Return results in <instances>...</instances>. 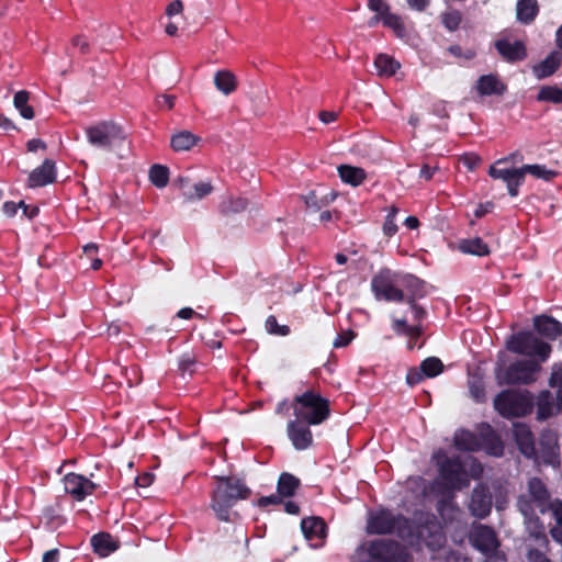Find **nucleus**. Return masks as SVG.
Returning <instances> with one entry per match:
<instances>
[{
  "mask_svg": "<svg viewBox=\"0 0 562 562\" xmlns=\"http://www.w3.org/2000/svg\"><path fill=\"white\" fill-rule=\"evenodd\" d=\"M562 63V54L552 52L544 60L535 65L532 71L538 79H544L553 75Z\"/></svg>",
  "mask_w": 562,
  "mask_h": 562,
  "instance_id": "nucleus-24",
  "label": "nucleus"
},
{
  "mask_svg": "<svg viewBox=\"0 0 562 562\" xmlns=\"http://www.w3.org/2000/svg\"><path fill=\"white\" fill-rule=\"evenodd\" d=\"M454 445L462 450H474L476 442L474 436L469 431H462L456 435Z\"/></svg>",
  "mask_w": 562,
  "mask_h": 562,
  "instance_id": "nucleus-47",
  "label": "nucleus"
},
{
  "mask_svg": "<svg viewBox=\"0 0 562 562\" xmlns=\"http://www.w3.org/2000/svg\"><path fill=\"white\" fill-rule=\"evenodd\" d=\"M308 424L299 420L297 418L290 420L286 426L288 436L297 450H305L311 447L313 442V435Z\"/></svg>",
  "mask_w": 562,
  "mask_h": 562,
  "instance_id": "nucleus-15",
  "label": "nucleus"
},
{
  "mask_svg": "<svg viewBox=\"0 0 562 562\" xmlns=\"http://www.w3.org/2000/svg\"><path fill=\"white\" fill-rule=\"evenodd\" d=\"M266 329L269 334L286 336L290 333V328L286 325H279L277 318L270 315L266 321Z\"/></svg>",
  "mask_w": 562,
  "mask_h": 562,
  "instance_id": "nucleus-49",
  "label": "nucleus"
},
{
  "mask_svg": "<svg viewBox=\"0 0 562 562\" xmlns=\"http://www.w3.org/2000/svg\"><path fill=\"white\" fill-rule=\"evenodd\" d=\"M448 52L456 57H463L465 59H472L475 56V52L472 49H468L465 53L462 52V48L459 45H451L448 48Z\"/></svg>",
  "mask_w": 562,
  "mask_h": 562,
  "instance_id": "nucleus-58",
  "label": "nucleus"
},
{
  "mask_svg": "<svg viewBox=\"0 0 562 562\" xmlns=\"http://www.w3.org/2000/svg\"><path fill=\"white\" fill-rule=\"evenodd\" d=\"M214 85L218 91L228 95L236 90L237 78L231 70H218L214 75Z\"/></svg>",
  "mask_w": 562,
  "mask_h": 562,
  "instance_id": "nucleus-30",
  "label": "nucleus"
},
{
  "mask_svg": "<svg viewBox=\"0 0 562 562\" xmlns=\"http://www.w3.org/2000/svg\"><path fill=\"white\" fill-rule=\"evenodd\" d=\"M356 337V334L352 330L341 331L337 338L334 340L333 345L335 348H341L349 345L352 339Z\"/></svg>",
  "mask_w": 562,
  "mask_h": 562,
  "instance_id": "nucleus-53",
  "label": "nucleus"
},
{
  "mask_svg": "<svg viewBox=\"0 0 562 562\" xmlns=\"http://www.w3.org/2000/svg\"><path fill=\"white\" fill-rule=\"evenodd\" d=\"M494 407L504 417H519L530 412L531 404L525 394L506 390L495 397Z\"/></svg>",
  "mask_w": 562,
  "mask_h": 562,
  "instance_id": "nucleus-10",
  "label": "nucleus"
},
{
  "mask_svg": "<svg viewBox=\"0 0 562 562\" xmlns=\"http://www.w3.org/2000/svg\"><path fill=\"white\" fill-rule=\"evenodd\" d=\"M368 8L381 16V22L386 15L392 13L386 0H368Z\"/></svg>",
  "mask_w": 562,
  "mask_h": 562,
  "instance_id": "nucleus-48",
  "label": "nucleus"
},
{
  "mask_svg": "<svg viewBox=\"0 0 562 562\" xmlns=\"http://www.w3.org/2000/svg\"><path fill=\"white\" fill-rule=\"evenodd\" d=\"M74 47L78 48L81 54H88L90 50L89 42L86 37L77 35L71 40Z\"/></svg>",
  "mask_w": 562,
  "mask_h": 562,
  "instance_id": "nucleus-57",
  "label": "nucleus"
},
{
  "mask_svg": "<svg viewBox=\"0 0 562 562\" xmlns=\"http://www.w3.org/2000/svg\"><path fill=\"white\" fill-rule=\"evenodd\" d=\"M480 97H502L507 91V85L495 74L480 76L474 86Z\"/></svg>",
  "mask_w": 562,
  "mask_h": 562,
  "instance_id": "nucleus-17",
  "label": "nucleus"
},
{
  "mask_svg": "<svg viewBox=\"0 0 562 562\" xmlns=\"http://www.w3.org/2000/svg\"><path fill=\"white\" fill-rule=\"evenodd\" d=\"M440 18L443 26L450 32L457 31L462 21L461 12L456 9L441 13Z\"/></svg>",
  "mask_w": 562,
  "mask_h": 562,
  "instance_id": "nucleus-42",
  "label": "nucleus"
},
{
  "mask_svg": "<svg viewBox=\"0 0 562 562\" xmlns=\"http://www.w3.org/2000/svg\"><path fill=\"white\" fill-rule=\"evenodd\" d=\"M89 144L103 150H112L126 135L122 126L113 121H101L86 128Z\"/></svg>",
  "mask_w": 562,
  "mask_h": 562,
  "instance_id": "nucleus-6",
  "label": "nucleus"
},
{
  "mask_svg": "<svg viewBox=\"0 0 562 562\" xmlns=\"http://www.w3.org/2000/svg\"><path fill=\"white\" fill-rule=\"evenodd\" d=\"M91 544L100 557H108L119 548V541L106 532L94 535L91 538Z\"/></svg>",
  "mask_w": 562,
  "mask_h": 562,
  "instance_id": "nucleus-25",
  "label": "nucleus"
},
{
  "mask_svg": "<svg viewBox=\"0 0 562 562\" xmlns=\"http://www.w3.org/2000/svg\"><path fill=\"white\" fill-rule=\"evenodd\" d=\"M182 11H183V3L181 0H173L166 8V14L168 16L180 14V13H182Z\"/></svg>",
  "mask_w": 562,
  "mask_h": 562,
  "instance_id": "nucleus-59",
  "label": "nucleus"
},
{
  "mask_svg": "<svg viewBox=\"0 0 562 562\" xmlns=\"http://www.w3.org/2000/svg\"><path fill=\"white\" fill-rule=\"evenodd\" d=\"M367 532L370 535L395 533L404 540L414 536L413 526L406 517L403 515H395L386 509L369 514L367 520Z\"/></svg>",
  "mask_w": 562,
  "mask_h": 562,
  "instance_id": "nucleus-3",
  "label": "nucleus"
},
{
  "mask_svg": "<svg viewBox=\"0 0 562 562\" xmlns=\"http://www.w3.org/2000/svg\"><path fill=\"white\" fill-rule=\"evenodd\" d=\"M337 170L341 181L352 187L360 186L367 179V172L361 167L340 165Z\"/></svg>",
  "mask_w": 562,
  "mask_h": 562,
  "instance_id": "nucleus-26",
  "label": "nucleus"
},
{
  "mask_svg": "<svg viewBox=\"0 0 562 562\" xmlns=\"http://www.w3.org/2000/svg\"><path fill=\"white\" fill-rule=\"evenodd\" d=\"M506 347L509 351L530 357V360L544 362L551 352L549 344L542 341L536 335L529 331H520L512 335L506 340Z\"/></svg>",
  "mask_w": 562,
  "mask_h": 562,
  "instance_id": "nucleus-5",
  "label": "nucleus"
},
{
  "mask_svg": "<svg viewBox=\"0 0 562 562\" xmlns=\"http://www.w3.org/2000/svg\"><path fill=\"white\" fill-rule=\"evenodd\" d=\"M393 328L398 335H405L406 331H411L409 326L407 325L406 319H395L393 322Z\"/></svg>",
  "mask_w": 562,
  "mask_h": 562,
  "instance_id": "nucleus-63",
  "label": "nucleus"
},
{
  "mask_svg": "<svg viewBox=\"0 0 562 562\" xmlns=\"http://www.w3.org/2000/svg\"><path fill=\"white\" fill-rule=\"evenodd\" d=\"M458 249L463 254L475 256H486L490 254L488 246L480 237L460 240Z\"/></svg>",
  "mask_w": 562,
  "mask_h": 562,
  "instance_id": "nucleus-33",
  "label": "nucleus"
},
{
  "mask_svg": "<svg viewBox=\"0 0 562 562\" xmlns=\"http://www.w3.org/2000/svg\"><path fill=\"white\" fill-rule=\"evenodd\" d=\"M200 140L201 138L190 131H180L171 136L170 146L175 151H187Z\"/></svg>",
  "mask_w": 562,
  "mask_h": 562,
  "instance_id": "nucleus-28",
  "label": "nucleus"
},
{
  "mask_svg": "<svg viewBox=\"0 0 562 562\" xmlns=\"http://www.w3.org/2000/svg\"><path fill=\"white\" fill-rule=\"evenodd\" d=\"M524 518L529 535V539H533L536 546H540L543 549H549V540L546 535V528L543 524L540 521L538 515L533 514L531 517Z\"/></svg>",
  "mask_w": 562,
  "mask_h": 562,
  "instance_id": "nucleus-23",
  "label": "nucleus"
},
{
  "mask_svg": "<svg viewBox=\"0 0 562 562\" xmlns=\"http://www.w3.org/2000/svg\"><path fill=\"white\" fill-rule=\"evenodd\" d=\"M532 458L539 463L559 464V446L553 432L547 431L541 435Z\"/></svg>",
  "mask_w": 562,
  "mask_h": 562,
  "instance_id": "nucleus-13",
  "label": "nucleus"
},
{
  "mask_svg": "<svg viewBox=\"0 0 562 562\" xmlns=\"http://www.w3.org/2000/svg\"><path fill=\"white\" fill-rule=\"evenodd\" d=\"M29 100L30 93L25 90H21L14 94L13 104L22 117L32 120L34 117V110L27 104Z\"/></svg>",
  "mask_w": 562,
  "mask_h": 562,
  "instance_id": "nucleus-35",
  "label": "nucleus"
},
{
  "mask_svg": "<svg viewBox=\"0 0 562 562\" xmlns=\"http://www.w3.org/2000/svg\"><path fill=\"white\" fill-rule=\"evenodd\" d=\"M304 202L308 209H312L314 211L319 210L322 206H324L327 203V200L325 199H318L316 193L314 191L310 192L308 194L303 196Z\"/></svg>",
  "mask_w": 562,
  "mask_h": 562,
  "instance_id": "nucleus-51",
  "label": "nucleus"
},
{
  "mask_svg": "<svg viewBox=\"0 0 562 562\" xmlns=\"http://www.w3.org/2000/svg\"><path fill=\"white\" fill-rule=\"evenodd\" d=\"M149 179L157 188H165L169 180V170L162 165H154L149 170Z\"/></svg>",
  "mask_w": 562,
  "mask_h": 562,
  "instance_id": "nucleus-41",
  "label": "nucleus"
},
{
  "mask_svg": "<svg viewBox=\"0 0 562 562\" xmlns=\"http://www.w3.org/2000/svg\"><path fill=\"white\" fill-rule=\"evenodd\" d=\"M65 491L77 501H82L87 495L92 494L97 485L83 475L69 473L64 477Z\"/></svg>",
  "mask_w": 562,
  "mask_h": 562,
  "instance_id": "nucleus-16",
  "label": "nucleus"
},
{
  "mask_svg": "<svg viewBox=\"0 0 562 562\" xmlns=\"http://www.w3.org/2000/svg\"><path fill=\"white\" fill-rule=\"evenodd\" d=\"M368 552L379 562H412L407 549L392 540H374L370 543Z\"/></svg>",
  "mask_w": 562,
  "mask_h": 562,
  "instance_id": "nucleus-11",
  "label": "nucleus"
},
{
  "mask_svg": "<svg viewBox=\"0 0 562 562\" xmlns=\"http://www.w3.org/2000/svg\"><path fill=\"white\" fill-rule=\"evenodd\" d=\"M19 207H23V212H24V214H26V212H27V206L24 204V202H23V201H21V202H19V203H15V202H12V201H10V202H5V203L3 204V207H2V209H3V212H4L8 216L12 217V216H14V215L16 214V211H18V209H19Z\"/></svg>",
  "mask_w": 562,
  "mask_h": 562,
  "instance_id": "nucleus-55",
  "label": "nucleus"
},
{
  "mask_svg": "<svg viewBox=\"0 0 562 562\" xmlns=\"http://www.w3.org/2000/svg\"><path fill=\"white\" fill-rule=\"evenodd\" d=\"M290 407L295 418L308 425H319L330 414L329 401L314 389H307L295 395Z\"/></svg>",
  "mask_w": 562,
  "mask_h": 562,
  "instance_id": "nucleus-2",
  "label": "nucleus"
},
{
  "mask_svg": "<svg viewBox=\"0 0 562 562\" xmlns=\"http://www.w3.org/2000/svg\"><path fill=\"white\" fill-rule=\"evenodd\" d=\"M250 494V488L241 480L233 476H216L211 508L220 520L233 521L238 514L232 508L238 501L247 499Z\"/></svg>",
  "mask_w": 562,
  "mask_h": 562,
  "instance_id": "nucleus-1",
  "label": "nucleus"
},
{
  "mask_svg": "<svg viewBox=\"0 0 562 562\" xmlns=\"http://www.w3.org/2000/svg\"><path fill=\"white\" fill-rule=\"evenodd\" d=\"M469 540L473 547L483 553L492 552L499 546L495 531L485 525L474 526Z\"/></svg>",
  "mask_w": 562,
  "mask_h": 562,
  "instance_id": "nucleus-14",
  "label": "nucleus"
},
{
  "mask_svg": "<svg viewBox=\"0 0 562 562\" xmlns=\"http://www.w3.org/2000/svg\"><path fill=\"white\" fill-rule=\"evenodd\" d=\"M495 47L501 56L509 63L522 60L527 56L526 46L521 41L498 40Z\"/></svg>",
  "mask_w": 562,
  "mask_h": 562,
  "instance_id": "nucleus-20",
  "label": "nucleus"
},
{
  "mask_svg": "<svg viewBox=\"0 0 562 562\" xmlns=\"http://www.w3.org/2000/svg\"><path fill=\"white\" fill-rule=\"evenodd\" d=\"M522 173L524 177L526 175H531L537 179H543L547 181L552 180L557 176V172L554 170H550L546 168V166L543 165H524Z\"/></svg>",
  "mask_w": 562,
  "mask_h": 562,
  "instance_id": "nucleus-40",
  "label": "nucleus"
},
{
  "mask_svg": "<svg viewBox=\"0 0 562 562\" xmlns=\"http://www.w3.org/2000/svg\"><path fill=\"white\" fill-rule=\"evenodd\" d=\"M420 369L427 378H434L442 372L443 364L440 359L430 357L420 363Z\"/></svg>",
  "mask_w": 562,
  "mask_h": 562,
  "instance_id": "nucleus-43",
  "label": "nucleus"
},
{
  "mask_svg": "<svg viewBox=\"0 0 562 562\" xmlns=\"http://www.w3.org/2000/svg\"><path fill=\"white\" fill-rule=\"evenodd\" d=\"M213 191L211 182H198L191 184L189 190L184 191V199L189 202L201 200Z\"/></svg>",
  "mask_w": 562,
  "mask_h": 562,
  "instance_id": "nucleus-36",
  "label": "nucleus"
},
{
  "mask_svg": "<svg viewBox=\"0 0 562 562\" xmlns=\"http://www.w3.org/2000/svg\"><path fill=\"white\" fill-rule=\"evenodd\" d=\"M541 363L537 360H518L506 369H497L495 376L499 385L530 384L537 380Z\"/></svg>",
  "mask_w": 562,
  "mask_h": 562,
  "instance_id": "nucleus-7",
  "label": "nucleus"
},
{
  "mask_svg": "<svg viewBox=\"0 0 562 562\" xmlns=\"http://www.w3.org/2000/svg\"><path fill=\"white\" fill-rule=\"evenodd\" d=\"M539 102H551L562 104V88L558 86H542L538 92Z\"/></svg>",
  "mask_w": 562,
  "mask_h": 562,
  "instance_id": "nucleus-37",
  "label": "nucleus"
},
{
  "mask_svg": "<svg viewBox=\"0 0 562 562\" xmlns=\"http://www.w3.org/2000/svg\"><path fill=\"white\" fill-rule=\"evenodd\" d=\"M194 364H195L194 356H192L190 353H186L181 357V359L179 361V370L182 373H186V372L192 373Z\"/></svg>",
  "mask_w": 562,
  "mask_h": 562,
  "instance_id": "nucleus-54",
  "label": "nucleus"
},
{
  "mask_svg": "<svg viewBox=\"0 0 562 562\" xmlns=\"http://www.w3.org/2000/svg\"><path fill=\"white\" fill-rule=\"evenodd\" d=\"M464 166H467L470 170L475 169L479 164L481 162V159L476 155H464L461 158Z\"/></svg>",
  "mask_w": 562,
  "mask_h": 562,
  "instance_id": "nucleus-61",
  "label": "nucleus"
},
{
  "mask_svg": "<svg viewBox=\"0 0 562 562\" xmlns=\"http://www.w3.org/2000/svg\"><path fill=\"white\" fill-rule=\"evenodd\" d=\"M550 385L552 387H557L558 392V401L560 405H562V367L554 368L550 378Z\"/></svg>",
  "mask_w": 562,
  "mask_h": 562,
  "instance_id": "nucleus-50",
  "label": "nucleus"
},
{
  "mask_svg": "<svg viewBox=\"0 0 562 562\" xmlns=\"http://www.w3.org/2000/svg\"><path fill=\"white\" fill-rule=\"evenodd\" d=\"M374 66L380 77H392L400 69L401 64L387 54H379Z\"/></svg>",
  "mask_w": 562,
  "mask_h": 562,
  "instance_id": "nucleus-32",
  "label": "nucleus"
},
{
  "mask_svg": "<svg viewBox=\"0 0 562 562\" xmlns=\"http://www.w3.org/2000/svg\"><path fill=\"white\" fill-rule=\"evenodd\" d=\"M554 501L546 484L538 477H530L524 492L518 496L517 507L524 517L544 514L552 508Z\"/></svg>",
  "mask_w": 562,
  "mask_h": 562,
  "instance_id": "nucleus-4",
  "label": "nucleus"
},
{
  "mask_svg": "<svg viewBox=\"0 0 562 562\" xmlns=\"http://www.w3.org/2000/svg\"><path fill=\"white\" fill-rule=\"evenodd\" d=\"M154 481V475L151 473H144L136 477L135 483L140 487L149 486Z\"/></svg>",
  "mask_w": 562,
  "mask_h": 562,
  "instance_id": "nucleus-64",
  "label": "nucleus"
},
{
  "mask_svg": "<svg viewBox=\"0 0 562 562\" xmlns=\"http://www.w3.org/2000/svg\"><path fill=\"white\" fill-rule=\"evenodd\" d=\"M484 554L486 557L485 562H507L506 555L497 549Z\"/></svg>",
  "mask_w": 562,
  "mask_h": 562,
  "instance_id": "nucleus-62",
  "label": "nucleus"
},
{
  "mask_svg": "<svg viewBox=\"0 0 562 562\" xmlns=\"http://www.w3.org/2000/svg\"><path fill=\"white\" fill-rule=\"evenodd\" d=\"M435 458L439 465L440 479L449 490H462L469 485V477L459 458H447L441 452L436 453Z\"/></svg>",
  "mask_w": 562,
  "mask_h": 562,
  "instance_id": "nucleus-9",
  "label": "nucleus"
},
{
  "mask_svg": "<svg viewBox=\"0 0 562 562\" xmlns=\"http://www.w3.org/2000/svg\"><path fill=\"white\" fill-rule=\"evenodd\" d=\"M469 389H470V394L471 396L477 401V402H481L484 400V387L481 383L480 380H471L469 382Z\"/></svg>",
  "mask_w": 562,
  "mask_h": 562,
  "instance_id": "nucleus-52",
  "label": "nucleus"
},
{
  "mask_svg": "<svg viewBox=\"0 0 562 562\" xmlns=\"http://www.w3.org/2000/svg\"><path fill=\"white\" fill-rule=\"evenodd\" d=\"M552 516L555 519V526L550 530L551 536L554 540L562 544V502L554 499L552 504Z\"/></svg>",
  "mask_w": 562,
  "mask_h": 562,
  "instance_id": "nucleus-39",
  "label": "nucleus"
},
{
  "mask_svg": "<svg viewBox=\"0 0 562 562\" xmlns=\"http://www.w3.org/2000/svg\"><path fill=\"white\" fill-rule=\"evenodd\" d=\"M539 13L537 0H518L516 4V18L522 24H530Z\"/></svg>",
  "mask_w": 562,
  "mask_h": 562,
  "instance_id": "nucleus-27",
  "label": "nucleus"
},
{
  "mask_svg": "<svg viewBox=\"0 0 562 562\" xmlns=\"http://www.w3.org/2000/svg\"><path fill=\"white\" fill-rule=\"evenodd\" d=\"M247 204L244 198H227L221 202L220 212L224 215L236 214L246 210Z\"/></svg>",
  "mask_w": 562,
  "mask_h": 562,
  "instance_id": "nucleus-38",
  "label": "nucleus"
},
{
  "mask_svg": "<svg viewBox=\"0 0 562 562\" xmlns=\"http://www.w3.org/2000/svg\"><path fill=\"white\" fill-rule=\"evenodd\" d=\"M535 328L549 338H555L562 334V325L552 317L537 316L533 321Z\"/></svg>",
  "mask_w": 562,
  "mask_h": 562,
  "instance_id": "nucleus-29",
  "label": "nucleus"
},
{
  "mask_svg": "<svg viewBox=\"0 0 562 562\" xmlns=\"http://www.w3.org/2000/svg\"><path fill=\"white\" fill-rule=\"evenodd\" d=\"M402 288L406 289L408 292V304H413L417 297L425 295L424 282L412 274H402Z\"/></svg>",
  "mask_w": 562,
  "mask_h": 562,
  "instance_id": "nucleus-31",
  "label": "nucleus"
},
{
  "mask_svg": "<svg viewBox=\"0 0 562 562\" xmlns=\"http://www.w3.org/2000/svg\"><path fill=\"white\" fill-rule=\"evenodd\" d=\"M371 286L379 300L402 302L405 299L402 290V274L390 269H382L374 276Z\"/></svg>",
  "mask_w": 562,
  "mask_h": 562,
  "instance_id": "nucleus-8",
  "label": "nucleus"
},
{
  "mask_svg": "<svg viewBox=\"0 0 562 562\" xmlns=\"http://www.w3.org/2000/svg\"><path fill=\"white\" fill-rule=\"evenodd\" d=\"M300 485V480L290 473H282L278 481V494L282 497L294 495Z\"/></svg>",
  "mask_w": 562,
  "mask_h": 562,
  "instance_id": "nucleus-34",
  "label": "nucleus"
},
{
  "mask_svg": "<svg viewBox=\"0 0 562 562\" xmlns=\"http://www.w3.org/2000/svg\"><path fill=\"white\" fill-rule=\"evenodd\" d=\"M514 436L521 453L527 458H532L536 453V446L530 429L524 424H516Z\"/></svg>",
  "mask_w": 562,
  "mask_h": 562,
  "instance_id": "nucleus-22",
  "label": "nucleus"
},
{
  "mask_svg": "<svg viewBox=\"0 0 562 562\" xmlns=\"http://www.w3.org/2000/svg\"><path fill=\"white\" fill-rule=\"evenodd\" d=\"M56 170L55 164L50 159L44 160L42 166L34 169L29 177V187L36 188L49 184L55 181Z\"/></svg>",
  "mask_w": 562,
  "mask_h": 562,
  "instance_id": "nucleus-21",
  "label": "nucleus"
},
{
  "mask_svg": "<svg viewBox=\"0 0 562 562\" xmlns=\"http://www.w3.org/2000/svg\"><path fill=\"white\" fill-rule=\"evenodd\" d=\"M382 23L384 26L393 30L396 36L404 37L406 35V29L400 15L391 13L384 18Z\"/></svg>",
  "mask_w": 562,
  "mask_h": 562,
  "instance_id": "nucleus-44",
  "label": "nucleus"
},
{
  "mask_svg": "<svg viewBox=\"0 0 562 562\" xmlns=\"http://www.w3.org/2000/svg\"><path fill=\"white\" fill-rule=\"evenodd\" d=\"M398 213V209L395 205H392L387 210V215L385 216V221L383 223V233L387 237H392L396 234L398 227L395 224V217Z\"/></svg>",
  "mask_w": 562,
  "mask_h": 562,
  "instance_id": "nucleus-45",
  "label": "nucleus"
},
{
  "mask_svg": "<svg viewBox=\"0 0 562 562\" xmlns=\"http://www.w3.org/2000/svg\"><path fill=\"white\" fill-rule=\"evenodd\" d=\"M527 552L526 558L528 562H551L547 557L549 549H543L540 546L526 544Z\"/></svg>",
  "mask_w": 562,
  "mask_h": 562,
  "instance_id": "nucleus-46",
  "label": "nucleus"
},
{
  "mask_svg": "<svg viewBox=\"0 0 562 562\" xmlns=\"http://www.w3.org/2000/svg\"><path fill=\"white\" fill-rule=\"evenodd\" d=\"M301 528L305 538L312 542V547L318 548L322 546L326 537V525L321 518H305L301 522Z\"/></svg>",
  "mask_w": 562,
  "mask_h": 562,
  "instance_id": "nucleus-19",
  "label": "nucleus"
},
{
  "mask_svg": "<svg viewBox=\"0 0 562 562\" xmlns=\"http://www.w3.org/2000/svg\"><path fill=\"white\" fill-rule=\"evenodd\" d=\"M425 376L426 375L422 371L420 367L413 368L408 371L406 381L409 385H415V384L419 383Z\"/></svg>",
  "mask_w": 562,
  "mask_h": 562,
  "instance_id": "nucleus-56",
  "label": "nucleus"
},
{
  "mask_svg": "<svg viewBox=\"0 0 562 562\" xmlns=\"http://www.w3.org/2000/svg\"><path fill=\"white\" fill-rule=\"evenodd\" d=\"M409 9L424 12L430 4V0H406Z\"/></svg>",
  "mask_w": 562,
  "mask_h": 562,
  "instance_id": "nucleus-60",
  "label": "nucleus"
},
{
  "mask_svg": "<svg viewBox=\"0 0 562 562\" xmlns=\"http://www.w3.org/2000/svg\"><path fill=\"white\" fill-rule=\"evenodd\" d=\"M488 175L493 179L504 181L510 196L518 195V188L524 181L522 166L512 168L508 166V159H498L490 166Z\"/></svg>",
  "mask_w": 562,
  "mask_h": 562,
  "instance_id": "nucleus-12",
  "label": "nucleus"
},
{
  "mask_svg": "<svg viewBox=\"0 0 562 562\" xmlns=\"http://www.w3.org/2000/svg\"><path fill=\"white\" fill-rule=\"evenodd\" d=\"M469 509L473 516L480 519L490 515L492 509V496L486 486L479 485L473 490Z\"/></svg>",
  "mask_w": 562,
  "mask_h": 562,
  "instance_id": "nucleus-18",
  "label": "nucleus"
}]
</instances>
